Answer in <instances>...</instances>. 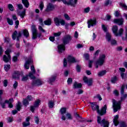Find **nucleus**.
Returning a JSON list of instances; mask_svg holds the SVG:
<instances>
[{
    "label": "nucleus",
    "instance_id": "ddd939ff",
    "mask_svg": "<svg viewBox=\"0 0 127 127\" xmlns=\"http://www.w3.org/2000/svg\"><path fill=\"white\" fill-rule=\"evenodd\" d=\"M83 81L84 83L87 84L88 86H92L93 84V78L88 79L86 76L83 77Z\"/></svg>",
    "mask_w": 127,
    "mask_h": 127
},
{
    "label": "nucleus",
    "instance_id": "c85d7f7f",
    "mask_svg": "<svg viewBox=\"0 0 127 127\" xmlns=\"http://www.w3.org/2000/svg\"><path fill=\"white\" fill-rule=\"evenodd\" d=\"M22 2L25 7H27V8H28L29 6V2H28V0H22Z\"/></svg>",
    "mask_w": 127,
    "mask_h": 127
},
{
    "label": "nucleus",
    "instance_id": "c03bdc74",
    "mask_svg": "<svg viewBox=\"0 0 127 127\" xmlns=\"http://www.w3.org/2000/svg\"><path fill=\"white\" fill-rule=\"evenodd\" d=\"M61 34H62V32H58V33H54V36H55V37H58V36H60Z\"/></svg>",
    "mask_w": 127,
    "mask_h": 127
},
{
    "label": "nucleus",
    "instance_id": "423d86ee",
    "mask_svg": "<svg viewBox=\"0 0 127 127\" xmlns=\"http://www.w3.org/2000/svg\"><path fill=\"white\" fill-rule=\"evenodd\" d=\"M118 30H119L118 32ZM112 31L115 36L121 37L124 34V30L123 28H120L119 30V28H118L117 26H113L112 27Z\"/></svg>",
    "mask_w": 127,
    "mask_h": 127
},
{
    "label": "nucleus",
    "instance_id": "37998d69",
    "mask_svg": "<svg viewBox=\"0 0 127 127\" xmlns=\"http://www.w3.org/2000/svg\"><path fill=\"white\" fill-rule=\"evenodd\" d=\"M102 27L103 30H104L105 32H107V31H108V26L105 25H102Z\"/></svg>",
    "mask_w": 127,
    "mask_h": 127
},
{
    "label": "nucleus",
    "instance_id": "6e6d98bb",
    "mask_svg": "<svg viewBox=\"0 0 127 127\" xmlns=\"http://www.w3.org/2000/svg\"><path fill=\"white\" fill-rule=\"evenodd\" d=\"M125 31H126L125 38L123 37L122 38L123 40H125V39H127V27L125 28Z\"/></svg>",
    "mask_w": 127,
    "mask_h": 127
},
{
    "label": "nucleus",
    "instance_id": "9d476101",
    "mask_svg": "<svg viewBox=\"0 0 127 127\" xmlns=\"http://www.w3.org/2000/svg\"><path fill=\"white\" fill-rule=\"evenodd\" d=\"M43 84V82H42L39 79H34L32 83V85L33 87H35L36 86H40Z\"/></svg>",
    "mask_w": 127,
    "mask_h": 127
},
{
    "label": "nucleus",
    "instance_id": "4be33fe9",
    "mask_svg": "<svg viewBox=\"0 0 127 127\" xmlns=\"http://www.w3.org/2000/svg\"><path fill=\"white\" fill-rule=\"evenodd\" d=\"M68 62L71 63H76L77 60L73 56H69L67 58Z\"/></svg>",
    "mask_w": 127,
    "mask_h": 127
},
{
    "label": "nucleus",
    "instance_id": "f8f14e48",
    "mask_svg": "<svg viewBox=\"0 0 127 127\" xmlns=\"http://www.w3.org/2000/svg\"><path fill=\"white\" fill-rule=\"evenodd\" d=\"M39 104H40V100H37L35 101L34 106H31L30 111L32 112V113H34L35 109H36V108H38Z\"/></svg>",
    "mask_w": 127,
    "mask_h": 127
},
{
    "label": "nucleus",
    "instance_id": "bf43d9fd",
    "mask_svg": "<svg viewBox=\"0 0 127 127\" xmlns=\"http://www.w3.org/2000/svg\"><path fill=\"white\" fill-rule=\"evenodd\" d=\"M17 6L19 9H22L23 8V6L21 4H17Z\"/></svg>",
    "mask_w": 127,
    "mask_h": 127
},
{
    "label": "nucleus",
    "instance_id": "f03ea898",
    "mask_svg": "<svg viewBox=\"0 0 127 127\" xmlns=\"http://www.w3.org/2000/svg\"><path fill=\"white\" fill-rule=\"evenodd\" d=\"M71 36L69 35H65L63 38V44H61L58 46V50L59 53H62L63 51H65V45L68 44L70 41H71Z\"/></svg>",
    "mask_w": 127,
    "mask_h": 127
},
{
    "label": "nucleus",
    "instance_id": "052dcab7",
    "mask_svg": "<svg viewBox=\"0 0 127 127\" xmlns=\"http://www.w3.org/2000/svg\"><path fill=\"white\" fill-rule=\"evenodd\" d=\"M38 29H39V30H40V31H42V32H44V33L45 32V30H44V29H43L42 26H39Z\"/></svg>",
    "mask_w": 127,
    "mask_h": 127
},
{
    "label": "nucleus",
    "instance_id": "ea45409f",
    "mask_svg": "<svg viewBox=\"0 0 127 127\" xmlns=\"http://www.w3.org/2000/svg\"><path fill=\"white\" fill-rule=\"evenodd\" d=\"M4 70L5 71H8L9 69H10V65L9 64H5L4 65Z\"/></svg>",
    "mask_w": 127,
    "mask_h": 127
},
{
    "label": "nucleus",
    "instance_id": "2f4dec72",
    "mask_svg": "<svg viewBox=\"0 0 127 127\" xmlns=\"http://www.w3.org/2000/svg\"><path fill=\"white\" fill-rule=\"evenodd\" d=\"M54 105H55V104L53 101L51 100L49 102L48 106L49 107V108H50V109L53 108V107H54Z\"/></svg>",
    "mask_w": 127,
    "mask_h": 127
},
{
    "label": "nucleus",
    "instance_id": "c9c22d12",
    "mask_svg": "<svg viewBox=\"0 0 127 127\" xmlns=\"http://www.w3.org/2000/svg\"><path fill=\"white\" fill-rule=\"evenodd\" d=\"M117 81H118V77L117 76H113L111 78V83L115 84Z\"/></svg>",
    "mask_w": 127,
    "mask_h": 127
},
{
    "label": "nucleus",
    "instance_id": "6ab92c4d",
    "mask_svg": "<svg viewBox=\"0 0 127 127\" xmlns=\"http://www.w3.org/2000/svg\"><path fill=\"white\" fill-rule=\"evenodd\" d=\"M10 60H11V57H10V55H4L3 57V61L5 62V63H7L8 62H10Z\"/></svg>",
    "mask_w": 127,
    "mask_h": 127
},
{
    "label": "nucleus",
    "instance_id": "f704fd0d",
    "mask_svg": "<svg viewBox=\"0 0 127 127\" xmlns=\"http://www.w3.org/2000/svg\"><path fill=\"white\" fill-rule=\"evenodd\" d=\"M7 22L9 25H13V21L9 18H7Z\"/></svg>",
    "mask_w": 127,
    "mask_h": 127
},
{
    "label": "nucleus",
    "instance_id": "0e129e2a",
    "mask_svg": "<svg viewBox=\"0 0 127 127\" xmlns=\"http://www.w3.org/2000/svg\"><path fill=\"white\" fill-rule=\"evenodd\" d=\"M4 42H5V43H6L7 44L9 43V38H7V37L5 38Z\"/></svg>",
    "mask_w": 127,
    "mask_h": 127
},
{
    "label": "nucleus",
    "instance_id": "9b49d317",
    "mask_svg": "<svg viewBox=\"0 0 127 127\" xmlns=\"http://www.w3.org/2000/svg\"><path fill=\"white\" fill-rule=\"evenodd\" d=\"M88 28H90L91 26H95L97 24V21L96 19H90L87 21Z\"/></svg>",
    "mask_w": 127,
    "mask_h": 127
},
{
    "label": "nucleus",
    "instance_id": "e433bc0d",
    "mask_svg": "<svg viewBox=\"0 0 127 127\" xmlns=\"http://www.w3.org/2000/svg\"><path fill=\"white\" fill-rule=\"evenodd\" d=\"M66 117L67 120H73V117H72V115L71 114L67 113L66 114Z\"/></svg>",
    "mask_w": 127,
    "mask_h": 127
},
{
    "label": "nucleus",
    "instance_id": "5701e85b",
    "mask_svg": "<svg viewBox=\"0 0 127 127\" xmlns=\"http://www.w3.org/2000/svg\"><path fill=\"white\" fill-rule=\"evenodd\" d=\"M114 22V23H118V25H123L124 24V19H115Z\"/></svg>",
    "mask_w": 127,
    "mask_h": 127
},
{
    "label": "nucleus",
    "instance_id": "473e14b6",
    "mask_svg": "<svg viewBox=\"0 0 127 127\" xmlns=\"http://www.w3.org/2000/svg\"><path fill=\"white\" fill-rule=\"evenodd\" d=\"M107 73V71L106 70H102L100 72H99L98 73V75L99 77H102V76H104V75H106V73Z\"/></svg>",
    "mask_w": 127,
    "mask_h": 127
},
{
    "label": "nucleus",
    "instance_id": "6e6552de",
    "mask_svg": "<svg viewBox=\"0 0 127 127\" xmlns=\"http://www.w3.org/2000/svg\"><path fill=\"white\" fill-rule=\"evenodd\" d=\"M101 117L98 116L97 117V123L98 124H100L102 127H109L110 125V123L108 121H106V119H103L101 121Z\"/></svg>",
    "mask_w": 127,
    "mask_h": 127
},
{
    "label": "nucleus",
    "instance_id": "a878e982",
    "mask_svg": "<svg viewBox=\"0 0 127 127\" xmlns=\"http://www.w3.org/2000/svg\"><path fill=\"white\" fill-rule=\"evenodd\" d=\"M80 88H82V83L75 82L73 84V89H79Z\"/></svg>",
    "mask_w": 127,
    "mask_h": 127
},
{
    "label": "nucleus",
    "instance_id": "4c0bfd02",
    "mask_svg": "<svg viewBox=\"0 0 127 127\" xmlns=\"http://www.w3.org/2000/svg\"><path fill=\"white\" fill-rule=\"evenodd\" d=\"M120 6H121L122 8H123V9H126L127 10V6L126 5V4L124 3H120Z\"/></svg>",
    "mask_w": 127,
    "mask_h": 127
},
{
    "label": "nucleus",
    "instance_id": "69168bd1",
    "mask_svg": "<svg viewBox=\"0 0 127 127\" xmlns=\"http://www.w3.org/2000/svg\"><path fill=\"white\" fill-rule=\"evenodd\" d=\"M89 11H90L89 7H86L84 9V12H85L86 13H88V12H89Z\"/></svg>",
    "mask_w": 127,
    "mask_h": 127
},
{
    "label": "nucleus",
    "instance_id": "864d4df0",
    "mask_svg": "<svg viewBox=\"0 0 127 127\" xmlns=\"http://www.w3.org/2000/svg\"><path fill=\"white\" fill-rule=\"evenodd\" d=\"M11 52V50L10 49H7L6 51H5V54L6 55H9V53Z\"/></svg>",
    "mask_w": 127,
    "mask_h": 127
},
{
    "label": "nucleus",
    "instance_id": "72a5a7b5",
    "mask_svg": "<svg viewBox=\"0 0 127 127\" xmlns=\"http://www.w3.org/2000/svg\"><path fill=\"white\" fill-rule=\"evenodd\" d=\"M28 76H29V74L28 75H22V81L23 82H25L28 80Z\"/></svg>",
    "mask_w": 127,
    "mask_h": 127
},
{
    "label": "nucleus",
    "instance_id": "a19ab883",
    "mask_svg": "<svg viewBox=\"0 0 127 127\" xmlns=\"http://www.w3.org/2000/svg\"><path fill=\"white\" fill-rule=\"evenodd\" d=\"M5 103L6 104H11V103H13V98H10L9 100H5Z\"/></svg>",
    "mask_w": 127,
    "mask_h": 127
},
{
    "label": "nucleus",
    "instance_id": "49530a36",
    "mask_svg": "<svg viewBox=\"0 0 127 127\" xmlns=\"http://www.w3.org/2000/svg\"><path fill=\"white\" fill-rule=\"evenodd\" d=\"M110 42L111 45H116V44H117V41L115 39L111 40Z\"/></svg>",
    "mask_w": 127,
    "mask_h": 127
},
{
    "label": "nucleus",
    "instance_id": "13d9d810",
    "mask_svg": "<svg viewBox=\"0 0 127 127\" xmlns=\"http://www.w3.org/2000/svg\"><path fill=\"white\" fill-rule=\"evenodd\" d=\"M72 82H73V79L71 78H69L67 79V84L70 85V84H72Z\"/></svg>",
    "mask_w": 127,
    "mask_h": 127
},
{
    "label": "nucleus",
    "instance_id": "2eb2a0df",
    "mask_svg": "<svg viewBox=\"0 0 127 127\" xmlns=\"http://www.w3.org/2000/svg\"><path fill=\"white\" fill-rule=\"evenodd\" d=\"M60 113L62 115L61 119L63 120V121H66V117H65V116H64V114H66V108H62L60 109Z\"/></svg>",
    "mask_w": 127,
    "mask_h": 127
},
{
    "label": "nucleus",
    "instance_id": "f3484780",
    "mask_svg": "<svg viewBox=\"0 0 127 127\" xmlns=\"http://www.w3.org/2000/svg\"><path fill=\"white\" fill-rule=\"evenodd\" d=\"M29 121H30V117H28L26 118L25 121L22 123L23 127H26L30 126V122H29Z\"/></svg>",
    "mask_w": 127,
    "mask_h": 127
},
{
    "label": "nucleus",
    "instance_id": "7ed1b4c3",
    "mask_svg": "<svg viewBox=\"0 0 127 127\" xmlns=\"http://www.w3.org/2000/svg\"><path fill=\"white\" fill-rule=\"evenodd\" d=\"M22 32L23 33L24 36H25L26 38L29 36V33H28V31L26 29L22 30L21 32H19L18 34L17 31H15L12 35V38L13 40H15L17 37V41H19V37L21 36Z\"/></svg>",
    "mask_w": 127,
    "mask_h": 127
},
{
    "label": "nucleus",
    "instance_id": "5fc2aeb1",
    "mask_svg": "<svg viewBox=\"0 0 127 127\" xmlns=\"http://www.w3.org/2000/svg\"><path fill=\"white\" fill-rule=\"evenodd\" d=\"M121 93L122 95H124V93H125V85L122 86Z\"/></svg>",
    "mask_w": 127,
    "mask_h": 127
},
{
    "label": "nucleus",
    "instance_id": "0eeeda50",
    "mask_svg": "<svg viewBox=\"0 0 127 127\" xmlns=\"http://www.w3.org/2000/svg\"><path fill=\"white\" fill-rule=\"evenodd\" d=\"M106 58V56L105 55H100L98 60L95 63V68L98 69L99 66H103L104 63H105V59Z\"/></svg>",
    "mask_w": 127,
    "mask_h": 127
},
{
    "label": "nucleus",
    "instance_id": "f257e3e1",
    "mask_svg": "<svg viewBox=\"0 0 127 127\" xmlns=\"http://www.w3.org/2000/svg\"><path fill=\"white\" fill-rule=\"evenodd\" d=\"M90 104L91 105L92 110L94 111H97L98 114L100 115V116H104L107 114V109L108 108L107 105H105L100 110V107L97 104V103L90 102Z\"/></svg>",
    "mask_w": 127,
    "mask_h": 127
},
{
    "label": "nucleus",
    "instance_id": "393cba45",
    "mask_svg": "<svg viewBox=\"0 0 127 127\" xmlns=\"http://www.w3.org/2000/svg\"><path fill=\"white\" fill-rule=\"evenodd\" d=\"M113 123L115 126V127H117L118 125H119V116L117 115L116 116H114V118L113 119Z\"/></svg>",
    "mask_w": 127,
    "mask_h": 127
},
{
    "label": "nucleus",
    "instance_id": "1a4fd4ad",
    "mask_svg": "<svg viewBox=\"0 0 127 127\" xmlns=\"http://www.w3.org/2000/svg\"><path fill=\"white\" fill-rule=\"evenodd\" d=\"M31 31L32 33V39H36L37 38V28L36 26L32 25L31 26Z\"/></svg>",
    "mask_w": 127,
    "mask_h": 127
},
{
    "label": "nucleus",
    "instance_id": "c756f323",
    "mask_svg": "<svg viewBox=\"0 0 127 127\" xmlns=\"http://www.w3.org/2000/svg\"><path fill=\"white\" fill-rule=\"evenodd\" d=\"M44 23L45 25H51V23H52L51 19L48 18L47 20L44 21Z\"/></svg>",
    "mask_w": 127,
    "mask_h": 127
},
{
    "label": "nucleus",
    "instance_id": "412c9836",
    "mask_svg": "<svg viewBox=\"0 0 127 127\" xmlns=\"http://www.w3.org/2000/svg\"><path fill=\"white\" fill-rule=\"evenodd\" d=\"M31 62H32V59L31 58H29L25 63L24 67L25 68V69H29V64H30Z\"/></svg>",
    "mask_w": 127,
    "mask_h": 127
},
{
    "label": "nucleus",
    "instance_id": "338daca9",
    "mask_svg": "<svg viewBox=\"0 0 127 127\" xmlns=\"http://www.w3.org/2000/svg\"><path fill=\"white\" fill-rule=\"evenodd\" d=\"M3 86L4 87H7V80L5 79L3 82Z\"/></svg>",
    "mask_w": 127,
    "mask_h": 127
},
{
    "label": "nucleus",
    "instance_id": "aec40b11",
    "mask_svg": "<svg viewBox=\"0 0 127 127\" xmlns=\"http://www.w3.org/2000/svg\"><path fill=\"white\" fill-rule=\"evenodd\" d=\"M57 77V75L56 74L52 75L51 77L48 79V82L50 84H52V83L55 82V80H56Z\"/></svg>",
    "mask_w": 127,
    "mask_h": 127
},
{
    "label": "nucleus",
    "instance_id": "774afa93",
    "mask_svg": "<svg viewBox=\"0 0 127 127\" xmlns=\"http://www.w3.org/2000/svg\"><path fill=\"white\" fill-rule=\"evenodd\" d=\"M120 127H127V125H126L125 123L122 122L121 123Z\"/></svg>",
    "mask_w": 127,
    "mask_h": 127
},
{
    "label": "nucleus",
    "instance_id": "39448f33",
    "mask_svg": "<svg viewBox=\"0 0 127 127\" xmlns=\"http://www.w3.org/2000/svg\"><path fill=\"white\" fill-rule=\"evenodd\" d=\"M55 24L57 26H60V24L64 26L65 25L66 29H68L69 27V24H66V22L62 18L56 17L54 19Z\"/></svg>",
    "mask_w": 127,
    "mask_h": 127
},
{
    "label": "nucleus",
    "instance_id": "4d7b16f0",
    "mask_svg": "<svg viewBox=\"0 0 127 127\" xmlns=\"http://www.w3.org/2000/svg\"><path fill=\"white\" fill-rule=\"evenodd\" d=\"M15 27L16 28H18V25H19V21L16 20L15 22Z\"/></svg>",
    "mask_w": 127,
    "mask_h": 127
},
{
    "label": "nucleus",
    "instance_id": "680f3d73",
    "mask_svg": "<svg viewBox=\"0 0 127 127\" xmlns=\"http://www.w3.org/2000/svg\"><path fill=\"white\" fill-rule=\"evenodd\" d=\"M94 98H97L100 101H102V97H101V95L100 94H97L96 96L94 97Z\"/></svg>",
    "mask_w": 127,
    "mask_h": 127
},
{
    "label": "nucleus",
    "instance_id": "603ef678",
    "mask_svg": "<svg viewBox=\"0 0 127 127\" xmlns=\"http://www.w3.org/2000/svg\"><path fill=\"white\" fill-rule=\"evenodd\" d=\"M34 120L36 124L38 125V124H39V118H38V117L35 116Z\"/></svg>",
    "mask_w": 127,
    "mask_h": 127
},
{
    "label": "nucleus",
    "instance_id": "bb28decb",
    "mask_svg": "<svg viewBox=\"0 0 127 127\" xmlns=\"http://www.w3.org/2000/svg\"><path fill=\"white\" fill-rule=\"evenodd\" d=\"M106 38L107 40V41H108V42H110L111 40H112V35H111V34L109 32H107L106 33Z\"/></svg>",
    "mask_w": 127,
    "mask_h": 127
},
{
    "label": "nucleus",
    "instance_id": "cd10ccee",
    "mask_svg": "<svg viewBox=\"0 0 127 127\" xmlns=\"http://www.w3.org/2000/svg\"><path fill=\"white\" fill-rule=\"evenodd\" d=\"M36 18L38 19L39 23H40V25H42V26H44V23H43V18L39 17V15H37Z\"/></svg>",
    "mask_w": 127,
    "mask_h": 127
},
{
    "label": "nucleus",
    "instance_id": "a18cd8bd",
    "mask_svg": "<svg viewBox=\"0 0 127 127\" xmlns=\"http://www.w3.org/2000/svg\"><path fill=\"white\" fill-rule=\"evenodd\" d=\"M84 58L85 59V60H89V58H90V56L89 55V54H84L83 55Z\"/></svg>",
    "mask_w": 127,
    "mask_h": 127
},
{
    "label": "nucleus",
    "instance_id": "7c9ffc66",
    "mask_svg": "<svg viewBox=\"0 0 127 127\" xmlns=\"http://www.w3.org/2000/svg\"><path fill=\"white\" fill-rule=\"evenodd\" d=\"M25 10H24L22 12H19L18 13V15L19 16H20L21 18H24V16H25Z\"/></svg>",
    "mask_w": 127,
    "mask_h": 127
},
{
    "label": "nucleus",
    "instance_id": "58836bf2",
    "mask_svg": "<svg viewBox=\"0 0 127 127\" xmlns=\"http://www.w3.org/2000/svg\"><path fill=\"white\" fill-rule=\"evenodd\" d=\"M29 102H28V101L27 100V99H24L23 100V105H24V106L26 107V106H27V105H29Z\"/></svg>",
    "mask_w": 127,
    "mask_h": 127
},
{
    "label": "nucleus",
    "instance_id": "b1692460",
    "mask_svg": "<svg viewBox=\"0 0 127 127\" xmlns=\"http://www.w3.org/2000/svg\"><path fill=\"white\" fill-rule=\"evenodd\" d=\"M14 79H19L20 78V72L18 71H14L13 74Z\"/></svg>",
    "mask_w": 127,
    "mask_h": 127
},
{
    "label": "nucleus",
    "instance_id": "20e7f679",
    "mask_svg": "<svg viewBox=\"0 0 127 127\" xmlns=\"http://www.w3.org/2000/svg\"><path fill=\"white\" fill-rule=\"evenodd\" d=\"M127 94L123 95V96L121 97V101H119L118 102H117V101H116V100L115 99L112 100L113 108L114 111V113H117L118 110L121 109V103H122V101L125 100L126 98H127Z\"/></svg>",
    "mask_w": 127,
    "mask_h": 127
},
{
    "label": "nucleus",
    "instance_id": "de8ad7c7",
    "mask_svg": "<svg viewBox=\"0 0 127 127\" xmlns=\"http://www.w3.org/2000/svg\"><path fill=\"white\" fill-rule=\"evenodd\" d=\"M0 104L3 109L5 108V103L2 102L1 99L0 100Z\"/></svg>",
    "mask_w": 127,
    "mask_h": 127
},
{
    "label": "nucleus",
    "instance_id": "79ce46f5",
    "mask_svg": "<svg viewBox=\"0 0 127 127\" xmlns=\"http://www.w3.org/2000/svg\"><path fill=\"white\" fill-rule=\"evenodd\" d=\"M21 108V103L20 102H18V104L17 105V111H20V109Z\"/></svg>",
    "mask_w": 127,
    "mask_h": 127
},
{
    "label": "nucleus",
    "instance_id": "4468645a",
    "mask_svg": "<svg viewBox=\"0 0 127 127\" xmlns=\"http://www.w3.org/2000/svg\"><path fill=\"white\" fill-rule=\"evenodd\" d=\"M54 9V5L52 3H48L47 5V8L45 9V11L47 12H49L52 11Z\"/></svg>",
    "mask_w": 127,
    "mask_h": 127
},
{
    "label": "nucleus",
    "instance_id": "e2e57ef3",
    "mask_svg": "<svg viewBox=\"0 0 127 127\" xmlns=\"http://www.w3.org/2000/svg\"><path fill=\"white\" fill-rule=\"evenodd\" d=\"M64 67H67V60L66 59H64Z\"/></svg>",
    "mask_w": 127,
    "mask_h": 127
},
{
    "label": "nucleus",
    "instance_id": "8fccbe9b",
    "mask_svg": "<svg viewBox=\"0 0 127 127\" xmlns=\"http://www.w3.org/2000/svg\"><path fill=\"white\" fill-rule=\"evenodd\" d=\"M8 7L11 11H13V6L11 4H9L8 5Z\"/></svg>",
    "mask_w": 127,
    "mask_h": 127
},
{
    "label": "nucleus",
    "instance_id": "09e8293b",
    "mask_svg": "<svg viewBox=\"0 0 127 127\" xmlns=\"http://www.w3.org/2000/svg\"><path fill=\"white\" fill-rule=\"evenodd\" d=\"M26 99L29 102H30V101H33V97H32V96L31 95H28Z\"/></svg>",
    "mask_w": 127,
    "mask_h": 127
},
{
    "label": "nucleus",
    "instance_id": "3c124183",
    "mask_svg": "<svg viewBox=\"0 0 127 127\" xmlns=\"http://www.w3.org/2000/svg\"><path fill=\"white\" fill-rule=\"evenodd\" d=\"M39 6L41 10H42L43 9V8L44 7V4L43 3V2L41 1L40 2Z\"/></svg>",
    "mask_w": 127,
    "mask_h": 127
},
{
    "label": "nucleus",
    "instance_id": "dca6fc26",
    "mask_svg": "<svg viewBox=\"0 0 127 127\" xmlns=\"http://www.w3.org/2000/svg\"><path fill=\"white\" fill-rule=\"evenodd\" d=\"M31 70L32 72H30L29 73V77H30L31 79H35V76L33 75V74H35V68H34V66L32 65L31 66Z\"/></svg>",
    "mask_w": 127,
    "mask_h": 127
},
{
    "label": "nucleus",
    "instance_id": "a211bd4d",
    "mask_svg": "<svg viewBox=\"0 0 127 127\" xmlns=\"http://www.w3.org/2000/svg\"><path fill=\"white\" fill-rule=\"evenodd\" d=\"M78 2V0H69L68 2H67L66 4L67 5H71V6L75 7L76 4H77V2Z\"/></svg>",
    "mask_w": 127,
    "mask_h": 127
}]
</instances>
